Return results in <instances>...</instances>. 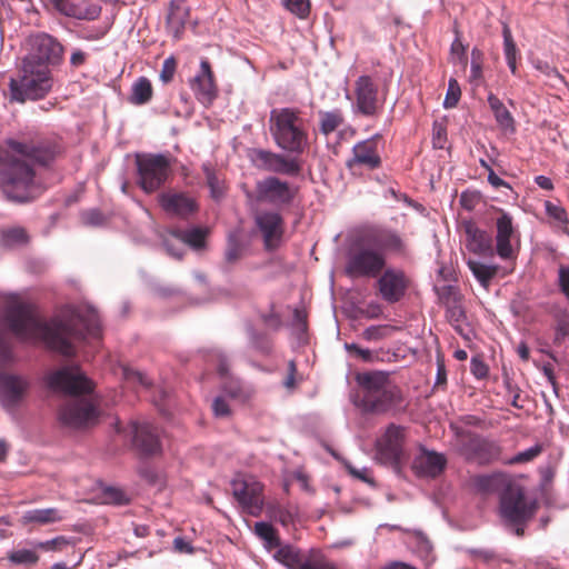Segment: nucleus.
I'll return each instance as SVG.
<instances>
[{"label": "nucleus", "mask_w": 569, "mask_h": 569, "mask_svg": "<svg viewBox=\"0 0 569 569\" xmlns=\"http://www.w3.org/2000/svg\"><path fill=\"white\" fill-rule=\"evenodd\" d=\"M488 104L495 116V119L500 128L506 131L515 130V120L509 110L505 107L502 101L495 96L493 93H489L488 96Z\"/></svg>", "instance_id": "nucleus-34"}, {"label": "nucleus", "mask_w": 569, "mask_h": 569, "mask_svg": "<svg viewBox=\"0 0 569 569\" xmlns=\"http://www.w3.org/2000/svg\"><path fill=\"white\" fill-rule=\"evenodd\" d=\"M358 382L363 389L362 403L378 391L395 385L391 382L389 373L383 371L365 372L358 377Z\"/></svg>", "instance_id": "nucleus-32"}, {"label": "nucleus", "mask_w": 569, "mask_h": 569, "mask_svg": "<svg viewBox=\"0 0 569 569\" xmlns=\"http://www.w3.org/2000/svg\"><path fill=\"white\" fill-rule=\"evenodd\" d=\"M50 2L61 14L77 20L93 21L102 11L98 0H50Z\"/></svg>", "instance_id": "nucleus-22"}, {"label": "nucleus", "mask_w": 569, "mask_h": 569, "mask_svg": "<svg viewBox=\"0 0 569 569\" xmlns=\"http://www.w3.org/2000/svg\"><path fill=\"white\" fill-rule=\"evenodd\" d=\"M461 96L459 82L455 78H450L448 81V89L443 101L446 109L453 108L458 103Z\"/></svg>", "instance_id": "nucleus-49"}, {"label": "nucleus", "mask_w": 569, "mask_h": 569, "mask_svg": "<svg viewBox=\"0 0 569 569\" xmlns=\"http://www.w3.org/2000/svg\"><path fill=\"white\" fill-rule=\"evenodd\" d=\"M270 517L282 526H289L295 521L296 510L290 506L274 505L269 507Z\"/></svg>", "instance_id": "nucleus-42"}, {"label": "nucleus", "mask_w": 569, "mask_h": 569, "mask_svg": "<svg viewBox=\"0 0 569 569\" xmlns=\"http://www.w3.org/2000/svg\"><path fill=\"white\" fill-rule=\"evenodd\" d=\"M206 233V230L200 228L174 230L170 233V238L163 240V246L171 257L181 259L186 244L193 249H201L204 246Z\"/></svg>", "instance_id": "nucleus-19"}, {"label": "nucleus", "mask_w": 569, "mask_h": 569, "mask_svg": "<svg viewBox=\"0 0 569 569\" xmlns=\"http://www.w3.org/2000/svg\"><path fill=\"white\" fill-rule=\"evenodd\" d=\"M244 251L243 243L239 240L238 232H231L228 237L224 251V261L221 266L223 272L231 271L232 266L242 258Z\"/></svg>", "instance_id": "nucleus-35"}, {"label": "nucleus", "mask_w": 569, "mask_h": 569, "mask_svg": "<svg viewBox=\"0 0 569 569\" xmlns=\"http://www.w3.org/2000/svg\"><path fill=\"white\" fill-rule=\"evenodd\" d=\"M440 299L445 301L446 305H451L452 302L459 301V293L455 287L445 286L441 289Z\"/></svg>", "instance_id": "nucleus-64"}, {"label": "nucleus", "mask_w": 569, "mask_h": 569, "mask_svg": "<svg viewBox=\"0 0 569 569\" xmlns=\"http://www.w3.org/2000/svg\"><path fill=\"white\" fill-rule=\"evenodd\" d=\"M256 224L263 237L267 250L279 247L283 234V219L274 211H260L256 216Z\"/></svg>", "instance_id": "nucleus-23"}, {"label": "nucleus", "mask_w": 569, "mask_h": 569, "mask_svg": "<svg viewBox=\"0 0 569 569\" xmlns=\"http://www.w3.org/2000/svg\"><path fill=\"white\" fill-rule=\"evenodd\" d=\"M66 519V512L58 508H37L30 509L22 513L21 523L22 525H38V526H47L51 523H57Z\"/></svg>", "instance_id": "nucleus-33"}, {"label": "nucleus", "mask_w": 569, "mask_h": 569, "mask_svg": "<svg viewBox=\"0 0 569 569\" xmlns=\"http://www.w3.org/2000/svg\"><path fill=\"white\" fill-rule=\"evenodd\" d=\"M467 266L472 272L473 277L483 288L489 287L490 281L495 278L498 271V266L487 264L473 258H469L467 260Z\"/></svg>", "instance_id": "nucleus-36"}, {"label": "nucleus", "mask_w": 569, "mask_h": 569, "mask_svg": "<svg viewBox=\"0 0 569 569\" xmlns=\"http://www.w3.org/2000/svg\"><path fill=\"white\" fill-rule=\"evenodd\" d=\"M470 371L477 379H483L488 376L489 368L479 357H472L470 360Z\"/></svg>", "instance_id": "nucleus-60"}, {"label": "nucleus", "mask_w": 569, "mask_h": 569, "mask_svg": "<svg viewBox=\"0 0 569 569\" xmlns=\"http://www.w3.org/2000/svg\"><path fill=\"white\" fill-rule=\"evenodd\" d=\"M502 37H503V53L505 58H517L518 49L512 39L511 30L507 24H503L502 28Z\"/></svg>", "instance_id": "nucleus-52"}, {"label": "nucleus", "mask_w": 569, "mask_h": 569, "mask_svg": "<svg viewBox=\"0 0 569 569\" xmlns=\"http://www.w3.org/2000/svg\"><path fill=\"white\" fill-rule=\"evenodd\" d=\"M541 451H542V447L540 445H535V446L517 453L516 456L510 458L508 461H506V463L518 465V463H525V462L531 461L536 457H538L541 453Z\"/></svg>", "instance_id": "nucleus-50"}, {"label": "nucleus", "mask_w": 569, "mask_h": 569, "mask_svg": "<svg viewBox=\"0 0 569 569\" xmlns=\"http://www.w3.org/2000/svg\"><path fill=\"white\" fill-rule=\"evenodd\" d=\"M346 468L352 477H355L366 483H369L371 486L375 485L373 478L371 476V470L369 468L362 467V468L358 469L350 463H346Z\"/></svg>", "instance_id": "nucleus-57"}, {"label": "nucleus", "mask_w": 569, "mask_h": 569, "mask_svg": "<svg viewBox=\"0 0 569 569\" xmlns=\"http://www.w3.org/2000/svg\"><path fill=\"white\" fill-rule=\"evenodd\" d=\"M447 459L442 453L421 448L412 461V470L419 477L436 478L446 468Z\"/></svg>", "instance_id": "nucleus-25"}, {"label": "nucleus", "mask_w": 569, "mask_h": 569, "mask_svg": "<svg viewBox=\"0 0 569 569\" xmlns=\"http://www.w3.org/2000/svg\"><path fill=\"white\" fill-rule=\"evenodd\" d=\"M203 169L206 172L208 186L211 190V194L213 198L218 199L222 194V187L220 184V181L214 176V172L208 166H204Z\"/></svg>", "instance_id": "nucleus-58"}, {"label": "nucleus", "mask_w": 569, "mask_h": 569, "mask_svg": "<svg viewBox=\"0 0 569 569\" xmlns=\"http://www.w3.org/2000/svg\"><path fill=\"white\" fill-rule=\"evenodd\" d=\"M467 249L480 257H493L496 247L492 246V238L486 231L480 229L475 222L463 223Z\"/></svg>", "instance_id": "nucleus-27"}, {"label": "nucleus", "mask_w": 569, "mask_h": 569, "mask_svg": "<svg viewBox=\"0 0 569 569\" xmlns=\"http://www.w3.org/2000/svg\"><path fill=\"white\" fill-rule=\"evenodd\" d=\"M401 401L399 388L393 385L390 388L378 391L372 398L366 400L362 406L367 411L382 413Z\"/></svg>", "instance_id": "nucleus-30"}, {"label": "nucleus", "mask_w": 569, "mask_h": 569, "mask_svg": "<svg viewBox=\"0 0 569 569\" xmlns=\"http://www.w3.org/2000/svg\"><path fill=\"white\" fill-rule=\"evenodd\" d=\"M53 82L50 68L22 61L19 74L9 82L10 100L23 103L27 100L42 99L52 90Z\"/></svg>", "instance_id": "nucleus-6"}, {"label": "nucleus", "mask_w": 569, "mask_h": 569, "mask_svg": "<svg viewBox=\"0 0 569 569\" xmlns=\"http://www.w3.org/2000/svg\"><path fill=\"white\" fill-rule=\"evenodd\" d=\"M510 482L503 475H485L476 479V487L483 492H491L502 489Z\"/></svg>", "instance_id": "nucleus-40"}, {"label": "nucleus", "mask_w": 569, "mask_h": 569, "mask_svg": "<svg viewBox=\"0 0 569 569\" xmlns=\"http://www.w3.org/2000/svg\"><path fill=\"white\" fill-rule=\"evenodd\" d=\"M29 237L21 227L3 228L0 231V244L7 249L20 248L28 243Z\"/></svg>", "instance_id": "nucleus-37"}, {"label": "nucleus", "mask_w": 569, "mask_h": 569, "mask_svg": "<svg viewBox=\"0 0 569 569\" xmlns=\"http://www.w3.org/2000/svg\"><path fill=\"white\" fill-rule=\"evenodd\" d=\"M176 71V60L173 57H169L163 61L162 69L160 72V79L163 83H168L172 80Z\"/></svg>", "instance_id": "nucleus-61"}, {"label": "nucleus", "mask_w": 569, "mask_h": 569, "mask_svg": "<svg viewBox=\"0 0 569 569\" xmlns=\"http://www.w3.org/2000/svg\"><path fill=\"white\" fill-rule=\"evenodd\" d=\"M48 386L68 396L59 409L60 422L72 429L93 426L98 420V402L92 382L78 367H63L48 376Z\"/></svg>", "instance_id": "nucleus-3"}, {"label": "nucleus", "mask_w": 569, "mask_h": 569, "mask_svg": "<svg viewBox=\"0 0 569 569\" xmlns=\"http://www.w3.org/2000/svg\"><path fill=\"white\" fill-rule=\"evenodd\" d=\"M81 221L86 226L98 227L104 222V217L98 209H90L81 213Z\"/></svg>", "instance_id": "nucleus-56"}, {"label": "nucleus", "mask_w": 569, "mask_h": 569, "mask_svg": "<svg viewBox=\"0 0 569 569\" xmlns=\"http://www.w3.org/2000/svg\"><path fill=\"white\" fill-rule=\"evenodd\" d=\"M191 89L202 104H210L216 99L218 91L208 60H201L200 70L191 80Z\"/></svg>", "instance_id": "nucleus-26"}, {"label": "nucleus", "mask_w": 569, "mask_h": 569, "mask_svg": "<svg viewBox=\"0 0 569 569\" xmlns=\"http://www.w3.org/2000/svg\"><path fill=\"white\" fill-rule=\"evenodd\" d=\"M405 242L391 229L376 228L362 234L347 256L346 273L351 278H376L387 262L389 253H401Z\"/></svg>", "instance_id": "nucleus-4"}, {"label": "nucleus", "mask_w": 569, "mask_h": 569, "mask_svg": "<svg viewBox=\"0 0 569 569\" xmlns=\"http://www.w3.org/2000/svg\"><path fill=\"white\" fill-rule=\"evenodd\" d=\"M408 284L409 279L405 272L395 268L383 269L378 279L379 293L389 303L398 302L405 296Z\"/></svg>", "instance_id": "nucleus-20"}, {"label": "nucleus", "mask_w": 569, "mask_h": 569, "mask_svg": "<svg viewBox=\"0 0 569 569\" xmlns=\"http://www.w3.org/2000/svg\"><path fill=\"white\" fill-rule=\"evenodd\" d=\"M405 428L390 425L377 440V459L386 466L398 469L405 458Z\"/></svg>", "instance_id": "nucleus-12"}, {"label": "nucleus", "mask_w": 569, "mask_h": 569, "mask_svg": "<svg viewBox=\"0 0 569 569\" xmlns=\"http://www.w3.org/2000/svg\"><path fill=\"white\" fill-rule=\"evenodd\" d=\"M152 98V86L146 77L138 78L131 87L129 101L134 106L148 103Z\"/></svg>", "instance_id": "nucleus-38"}, {"label": "nucleus", "mask_w": 569, "mask_h": 569, "mask_svg": "<svg viewBox=\"0 0 569 569\" xmlns=\"http://www.w3.org/2000/svg\"><path fill=\"white\" fill-rule=\"evenodd\" d=\"M162 209L170 214L187 218L197 211L193 198L183 192H166L159 196Z\"/></svg>", "instance_id": "nucleus-29"}, {"label": "nucleus", "mask_w": 569, "mask_h": 569, "mask_svg": "<svg viewBox=\"0 0 569 569\" xmlns=\"http://www.w3.org/2000/svg\"><path fill=\"white\" fill-rule=\"evenodd\" d=\"M558 283L562 293L569 299V268L560 267L558 271Z\"/></svg>", "instance_id": "nucleus-63"}, {"label": "nucleus", "mask_w": 569, "mask_h": 569, "mask_svg": "<svg viewBox=\"0 0 569 569\" xmlns=\"http://www.w3.org/2000/svg\"><path fill=\"white\" fill-rule=\"evenodd\" d=\"M103 498L107 503L121 506L128 502V498L124 492L121 489L114 487H107L103 490Z\"/></svg>", "instance_id": "nucleus-54"}, {"label": "nucleus", "mask_w": 569, "mask_h": 569, "mask_svg": "<svg viewBox=\"0 0 569 569\" xmlns=\"http://www.w3.org/2000/svg\"><path fill=\"white\" fill-rule=\"evenodd\" d=\"M120 373L127 383L139 385L143 388H148L150 386V380L146 375L127 366L120 367Z\"/></svg>", "instance_id": "nucleus-46"}, {"label": "nucleus", "mask_w": 569, "mask_h": 569, "mask_svg": "<svg viewBox=\"0 0 569 569\" xmlns=\"http://www.w3.org/2000/svg\"><path fill=\"white\" fill-rule=\"evenodd\" d=\"M36 549V547L34 549H14L8 552L7 558L12 565L33 566L39 561V555Z\"/></svg>", "instance_id": "nucleus-41"}, {"label": "nucleus", "mask_w": 569, "mask_h": 569, "mask_svg": "<svg viewBox=\"0 0 569 569\" xmlns=\"http://www.w3.org/2000/svg\"><path fill=\"white\" fill-rule=\"evenodd\" d=\"M258 199L276 207L290 204L295 198V190L289 183L277 177H268L257 183Z\"/></svg>", "instance_id": "nucleus-18"}, {"label": "nucleus", "mask_w": 569, "mask_h": 569, "mask_svg": "<svg viewBox=\"0 0 569 569\" xmlns=\"http://www.w3.org/2000/svg\"><path fill=\"white\" fill-rule=\"evenodd\" d=\"M29 382L26 378L17 375L0 373V402L2 407L11 411L22 400Z\"/></svg>", "instance_id": "nucleus-24"}, {"label": "nucleus", "mask_w": 569, "mask_h": 569, "mask_svg": "<svg viewBox=\"0 0 569 569\" xmlns=\"http://www.w3.org/2000/svg\"><path fill=\"white\" fill-rule=\"evenodd\" d=\"M137 169L139 186L144 192L151 193L167 180L170 163L162 154H148L137 158Z\"/></svg>", "instance_id": "nucleus-10"}, {"label": "nucleus", "mask_w": 569, "mask_h": 569, "mask_svg": "<svg viewBox=\"0 0 569 569\" xmlns=\"http://www.w3.org/2000/svg\"><path fill=\"white\" fill-rule=\"evenodd\" d=\"M381 136L376 133L353 146L352 157L347 161V167L353 172L357 169H378L381 166Z\"/></svg>", "instance_id": "nucleus-14"}, {"label": "nucleus", "mask_w": 569, "mask_h": 569, "mask_svg": "<svg viewBox=\"0 0 569 569\" xmlns=\"http://www.w3.org/2000/svg\"><path fill=\"white\" fill-rule=\"evenodd\" d=\"M0 154V181L4 196L17 202H27L41 192L33 166H47L56 159L60 147L52 140H9Z\"/></svg>", "instance_id": "nucleus-2"}, {"label": "nucleus", "mask_w": 569, "mask_h": 569, "mask_svg": "<svg viewBox=\"0 0 569 569\" xmlns=\"http://www.w3.org/2000/svg\"><path fill=\"white\" fill-rule=\"evenodd\" d=\"M356 102L352 110L366 117H372L379 109L378 86L369 76H360L355 82Z\"/></svg>", "instance_id": "nucleus-17"}, {"label": "nucleus", "mask_w": 569, "mask_h": 569, "mask_svg": "<svg viewBox=\"0 0 569 569\" xmlns=\"http://www.w3.org/2000/svg\"><path fill=\"white\" fill-rule=\"evenodd\" d=\"M13 347L7 333L0 328V369L14 362Z\"/></svg>", "instance_id": "nucleus-44"}, {"label": "nucleus", "mask_w": 569, "mask_h": 569, "mask_svg": "<svg viewBox=\"0 0 569 569\" xmlns=\"http://www.w3.org/2000/svg\"><path fill=\"white\" fill-rule=\"evenodd\" d=\"M277 558L288 569H339L321 550L310 549L302 552L290 546L281 547L277 552Z\"/></svg>", "instance_id": "nucleus-11"}, {"label": "nucleus", "mask_w": 569, "mask_h": 569, "mask_svg": "<svg viewBox=\"0 0 569 569\" xmlns=\"http://www.w3.org/2000/svg\"><path fill=\"white\" fill-rule=\"evenodd\" d=\"M4 319L21 340L42 342L63 356L74 353L73 340L98 339L101 333L99 316L91 306L67 307L50 321H42L33 305L12 296Z\"/></svg>", "instance_id": "nucleus-1"}, {"label": "nucleus", "mask_w": 569, "mask_h": 569, "mask_svg": "<svg viewBox=\"0 0 569 569\" xmlns=\"http://www.w3.org/2000/svg\"><path fill=\"white\" fill-rule=\"evenodd\" d=\"M536 508L537 501L515 482H508L500 495V515L507 525L516 527L517 536L523 535L521 526L533 516Z\"/></svg>", "instance_id": "nucleus-8"}, {"label": "nucleus", "mask_w": 569, "mask_h": 569, "mask_svg": "<svg viewBox=\"0 0 569 569\" xmlns=\"http://www.w3.org/2000/svg\"><path fill=\"white\" fill-rule=\"evenodd\" d=\"M413 539L416 551L421 558L428 559L432 551V546L429 539L420 530H406Z\"/></svg>", "instance_id": "nucleus-45"}, {"label": "nucleus", "mask_w": 569, "mask_h": 569, "mask_svg": "<svg viewBox=\"0 0 569 569\" xmlns=\"http://www.w3.org/2000/svg\"><path fill=\"white\" fill-rule=\"evenodd\" d=\"M450 53L455 62L466 63V47L458 38L451 43Z\"/></svg>", "instance_id": "nucleus-62"}, {"label": "nucleus", "mask_w": 569, "mask_h": 569, "mask_svg": "<svg viewBox=\"0 0 569 569\" xmlns=\"http://www.w3.org/2000/svg\"><path fill=\"white\" fill-rule=\"evenodd\" d=\"M256 535L263 539L269 546H278L279 540L276 535L273 527L264 521L256 522L254 525Z\"/></svg>", "instance_id": "nucleus-47"}, {"label": "nucleus", "mask_w": 569, "mask_h": 569, "mask_svg": "<svg viewBox=\"0 0 569 569\" xmlns=\"http://www.w3.org/2000/svg\"><path fill=\"white\" fill-rule=\"evenodd\" d=\"M129 433L132 437L133 446L143 455H156L160 452L161 445L159 431L149 421H133L129 426Z\"/></svg>", "instance_id": "nucleus-21"}, {"label": "nucleus", "mask_w": 569, "mask_h": 569, "mask_svg": "<svg viewBox=\"0 0 569 569\" xmlns=\"http://www.w3.org/2000/svg\"><path fill=\"white\" fill-rule=\"evenodd\" d=\"M283 6L291 13L305 19L310 13V0H282Z\"/></svg>", "instance_id": "nucleus-48"}, {"label": "nucleus", "mask_w": 569, "mask_h": 569, "mask_svg": "<svg viewBox=\"0 0 569 569\" xmlns=\"http://www.w3.org/2000/svg\"><path fill=\"white\" fill-rule=\"evenodd\" d=\"M499 446L492 441L473 436L462 447V452L469 460L478 463H488L497 459L499 455Z\"/></svg>", "instance_id": "nucleus-28"}, {"label": "nucleus", "mask_w": 569, "mask_h": 569, "mask_svg": "<svg viewBox=\"0 0 569 569\" xmlns=\"http://www.w3.org/2000/svg\"><path fill=\"white\" fill-rule=\"evenodd\" d=\"M68 543H69V540L66 537L59 536V537H56L50 540L36 542L34 547L37 549H41V550H46V551H53V550L61 549L62 546H66Z\"/></svg>", "instance_id": "nucleus-55"}, {"label": "nucleus", "mask_w": 569, "mask_h": 569, "mask_svg": "<svg viewBox=\"0 0 569 569\" xmlns=\"http://www.w3.org/2000/svg\"><path fill=\"white\" fill-rule=\"evenodd\" d=\"M496 253L502 260H512L516 258V249L513 242L518 240V231L513 224L512 217L499 210V216L496 219Z\"/></svg>", "instance_id": "nucleus-16"}, {"label": "nucleus", "mask_w": 569, "mask_h": 569, "mask_svg": "<svg viewBox=\"0 0 569 569\" xmlns=\"http://www.w3.org/2000/svg\"><path fill=\"white\" fill-rule=\"evenodd\" d=\"M481 52L478 49H473L471 52L470 63V81L478 84L482 78V68L480 63Z\"/></svg>", "instance_id": "nucleus-53"}, {"label": "nucleus", "mask_w": 569, "mask_h": 569, "mask_svg": "<svg viewBox=\"0 0 569 569\" xmlns=\"http://www.w3.org/2000/svg\"><path fill=\"white\" fill-rule=\"evenodd\" d=\"M319 130L322 134L329 136L335 132L345 121L342 111L335 109L331 111H320Z\"/></svg>", "instance_id": "nucleus-39"}, {"label": "nucleus", "mask_w": 569, "mask_h": 569, "mask_svg": "<svg viewBox=\"0 0 569 569\" xmlns=\"http://www.w3.org/2000/svg\"><path fill=\"white\" fill-rule=\"evenodd\" d=\"M545 208L546 213L548 214L549 218L553 220L555 226L566 231L567 226L569 223L566 210L562 207L555 204L550 201L545 202Z\"/></svg>", "instance_id": "nucleus-43"}, {"label": "nucleus", "mask_w": 569, "mask_h": 569, "mask_svg": "<svg viewBox=\"0 0 569 569\" xmlns=\"http://www.w3.org/2000/svg\"><path fill=\"white\" fill-rule=\"evenodd\" d=\"M189 7L184 0H173L167 16V30L173 39L178 40L184 30L189 18Z\"/></svg>", "instance_id": "nucleus-31"}, {"label": "nucleus", "mask_w": 569, "mask_h": 569, "mask_svg": "<svg viewBox=\"0 0 569 569\" xmlns=\"http://www.w3.org/2000/svg\"><path fill=\"white\" fill-rule=\"evenodd\" d=\"M26 46L28 52L22 60L24 62L50 68L59 64L62 60V44L48 33L31 34L27 39Z\"/></svg>", "instance_id": "nucleus-9"}, {"label": "nucleus", "mask_w": 569, "mask_h": 569, "mask_svg": "<svg viewBox=\"0 0 569 569\" xmlns=\"http://www.w3.org/2000/svg\"><path fill=\"white\" fill-rule=\"evenodd\" d=\"M284 156L264 149H254L251 153L252 163L261 170L286 174L297 176L301 170V163L298 156Z\"/></svg>", "instance_id": "nucleus-13"}, {"label": "nucleus", "mask_w": 569, "mask_h": 569, "mask_svg": "<svg viewBox=\"0 0 569 569\" xmlns=\"http://www.w3.org/2000/svg\"><path fill=\"white\" fill-rule=\"evenodd\" d=\"M208 362L217 369L218 375L223 380V395L217 396L212 401L213 415L217 418H227L231 413L227 398L246 401L251 397L252 389L229 376L228 358L222 351L212 350L208 356Z\"/></svg>", "instance_id": "nucleus-7"}, {"label": "nucleus", "mask_w": 569, "mask_h": 569, "mask_svg": "<svg viewBox=\"0 0 569 569\" xmlns=\"http://www.w3.org/2000/svg\"><path fill=\"white\" fill-rule=\"evenodd\" d=\"M269 131L274 144L289 154L301 156L309 148L307 121L299 108L272 109L269 116Z\"/></svg>", "instance_id": "nucleus-5"}, {"label": "nucleus", "mask_w": 569, "mask_h": 569, "mask_svg": "<svg viewBox=\"0 0 569 569\" xmlns=\"http://www.w3.org/2000/svg\"><path fill=\"white\" fill-rule=\"evenodd\" d=\"M250 341L253 348L262 353H268L271 350V342L264 335H257L256 332L251 331Z\"/></svg>", "instance_id": "nucleus-59"}, {"label": "nucleus", "mask_w": 569, "mask_h": 569, "mask_svg": "<svg viewBox=\"0 0 569 569\" xmlns=\"http://www.w3.org/2000/svg\"><path fill=\"white\" fill-rule=\"evenodd\" d=\"M232 492L244 511L258 516L262 510V485L254 478H238L232 480Z\"/></svg>", "instance_id": "nucleus-15"}, {"label": "nucleus", "mask_w": 569, "mask_h": 569, "mask_svg": "<svg viewBox=\"0 0 569 569\" xmlns=\"http://www.w3.org/2000/svg\"><path fill=\"white\" fill-rule=\"evenodd\" d=\"M447 319L451 325H453L457 329L465 321L466 315L462 307L458 302H452L451 305H447Z\"/></svg>", "instance_id": "nucleus-51"}]
</instances>
